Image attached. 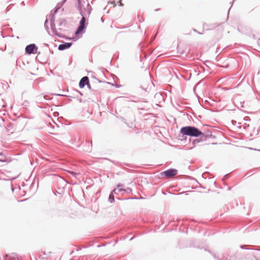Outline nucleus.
Listing matches in <instances>:
<instances>
[{"instance_id":"obj_1","label":"nucleus","mask_w":260,"mask_h":260,"mask_svg":"<svg viewBox=\"0 0 260 260\" xmlns=\"http://www.w3.org/2000/svg\"><path fill=\"white\" fill-rule=\"evenodd\" d=\"M180 133L183 135L194 137H197L200 136L204 135L203 133L199 129L195 127L190 126L182 127L180 129Z\"/></svg>"},{"instance_id":"obj_11","label":"nucleus","mask_w":260,"mask_h":260,"mask_svg":"<svg viewBox=\"0 0 260 260\" xmlns=\"http://www.w3.org/2000/svg\"><path fill=\"white\" fill-rule=\"evenodd\" d=\"M119 4H120V6H122V4L121 3V1H120L119 2Z\"/></svg>"},{"instance_id":"obj_2","label":"nucleus","mask_w":260,"mask_h":260,"mask_svg":"<svg viewBox=\"0 0 260 260\" xmlns=\"http://www.w3.org/2000/svg\"><path fill=\"white\" fill-rule=\"evenodd\" d=\"M177 173V170L175 169H169L164 172L167 178H170L175 176Z\"/></svg>"},{"instance_id":"obj_5","label":"nucleus","mask_w":260,"mask_h":260,"mask_svg":"<svg viewBox=\"0 0 260 260\" xmlns=\"http://www.w3.org/2000/svg\"><path fill=\"white\" fill-rule=\"evenodd\" d=\"M36 49V46L35 44H30L26 46L25 48L26 52L28 54H31L34 53L35 49Z\"/></svg>"},{"instance_id":"obj_8","label":"nucleus","mask_w":260,"mask_h":260,"mask_svg":"<svg viewBox=\"0 0 260 260\" xmlns=\"http://www.w3.org/2000/svg\"><path fill=\"white\" fill-rule=\"evenodd\" d=\"M69 172L70 173H71V174H72L73 175H75L76 174V173L74 172H72V171H69Z\"/></svg>"},{"instance_id":"obj_3","label":"nucleus","mask_w":260,"mask_h":260,"mask_svg":"<svg viewBox=\"0 0 260 260\" xmlns=\"http://www.w3.org/2000/svg\"><path fill=\"white\" fill-rule=\"evenodd\" d=\"M85 18L83 16L80 22V26L78 27L77 30L76 31V34L77 35L80 33L85 27Z\"/></svg>"},{"instance_id":"obj_4","label":"nucleus","mask_w":260,"mask_h":260,"mask_svg":"<svg viewBox=\"0 0 260 260\" xmlns=\"http://www.w3.org/2000/svg\"><path fill=\"white\" fill-rule=\"evenodd\" d=\"M89 80L87 76L83 77L79 82V86L81 88H83L86 84H88Z\"/></svg>"},{"instance_id":"obj_13","label":"nucleus","mask_w":260,"mask_h":260,"mask_svg":"<svg viewBox=\"0 0 260 260\" xmlns=\"http://www.w3.org/2000/svg\"><path fill=\"white\" fill-rule=\"evenodd\" d=\"M42 253L43 254H45V252H42Z\"/></svg>"},{"instance_id":"obj_12","label":"nucleus","mask_w":260,"mask_h":260,"mask_svg":"<svg viewBox=\"0 0 260 260\" xmlns=\"http://www.w3.org/2000/svg\"><path fill=\"white\" fill-rule=\"evenodd\" d=\"M111 197H113V194H111L110 195V198H111Z\"/></svg>"},{"instance_id":"obj_10","label":"nucleus","mask_w":260,"mask_h":260,"mask_svg":"<svg viewBox=\"0 0 260 260\" xmlns=\"http://www.w3.org/2000/svg\"><path fill=\"white\" fill-rule=\"evenodd\" d=\"M40 256L42 257V258H47V257H45V256H44L43 255L41 254L40 255Z\"/></svg>"},{"instance_id":"obj_9","label":"nucleus","mask_w":260,"mask_h":260,"mask_svg":"<svg viewBox=\"0 0 260 260\" xmlns=\"http://www.w3.org/2000/svg\"><path fill=\"white\" fill-rule=\"evenodd\" d=\"M11 260H19L18 258H11Z\"/></svg>"},{"instance_id":"obj_7","label":"nucleus","mask_w":260,"mask_h":260,"mask_svg":"<svg viewBox=\"0 0 260 260\" xmlns=\"http://www.w3.org/2000/svg\"><path fill=\"white\" fill-rule=\"evenodd\" d=\"M122 185L121 184H118L117 185V187L118 188L117 189H114L113 190V192H114L115 193H117L118 192H119L121 190H124V189H123L122 188Z\"/></svg>"},{"instance_id":"obj_6","label":"nucleus","mask_w":260,"mask_h":260,"mask_svg":"<svg viewBox=\"0 0 260 260\" xmlns=\"http://www.w3.org/2000/svg\"><path fill=\"white\" fill-rule=\"evenodd\" d=\"M71 46V43L67 42L62 44H60L58 46V49L59 50H63L64 49L69 48Z\"/></svg>"}]
</instances>
